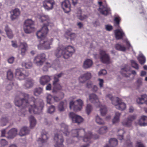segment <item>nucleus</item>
Instances as JSON below:
<instances>
[{
	"instance_id": "1",
	"label": "nucleus",
	"mask_w": 147,
	"mask_h": 147,
	"mask_svg": "<svg viewBox=\"0 0 147 147\" xmlns=\"http://www.w3.org/2000/svg\"><path fill=\"white\" fill-rule=\"evenodd\" d=\"M31 99L32 101L28 102L29 95L28 94L22 93L20 91L18 92L16 95L14 101L15 105L18 107L22 106L23 108L19 115L21 116H25L28 111H26L25 107L30 105L29 111L31 114H37L41 112L44 107L43 101H38V100L32 97Z\"/></svg>"
},
{
	"instance_id": "2",
	"label": "nucleus",
	"mask_w": 147,
	"mask_h": 147,
	"mask_svg": "<svg viewBox=\"0 0 147 147\" xmlns=\"http://www.w3.org/2000/svg\"><path fill=\"white\" fill-rule=\"evenodd\" d=\"M48 31L47 27L44 26L42 30L38 31L36 34L38 38L41 40L38 46H40L42 48L45 49H49L50 48V45L53 41L52 38L48 39L46 37Z\"/></svg>"
},
{
	"instance_id": "3",
	"label": "nucleus",
	"mask_w": 147,
	"mask_h": 147,
	"mask_svg": "<svg viewBox=\"0 0 147 147\" xmlns=\"http://www.w3.org/2000/svg\"><path fill=\"white\" fill-rule=\"evenodd\" d=\"M61 130L59 133L55 134L54 139L55 143V147H64L63 143L64 140L61 134H60L63 133L65 136L69 134L68 131V126L64 123H62L61 125Z\"/></svg>"
},
{
	"instance_id": "4",
	"label": "nucleus",
	"mask_w": 147,
	"mask_h": 147,
	"mask_svg": "<svg viewBox=\"0 0 147 147\" xmlns=\"http://www.w3.org/2000/svg\"><path fill=\"white\" fill-rule=\"evenodd\" d=\"M74 52L75 49L72 46H68L58 48L55 51V54L58 58L62 55L64 58L67 59L71 56Z\"/></svg>"
},
{
	"instance_id": "5",
	"label": "nucleus",
	"mask_w": 147,
	"mask_h": 147,
	"mask_svg": "<svg viewBox=\"0 0 147 147\" xmlns=\"http://www.w3.org/2000/svg\"><path fill=\"white\" fill-rule=\"evenodd\" d=\"M89 98L91 102L95 103L97 107L100 108V111L101 115H105L107 111V107L105 106H102L101 105L97 96L94 94H92L89 95Z\"/></svg>"
},
{
	"instance_id": "6",
	"label": "nucleus",
	"mask_w": 147,
	"mask_h": 147,
	"mask_svg": "<svg viewBox=\"0 0 147 147\" xmlns=\"http://www.w3.org/2000/svg\"><path fill=\"white\" fill-rule=\"evenodd\" d=\"M107 98H109L112 101L113 104L115 106L116 109L121 110H124L126 107L125 103L121 102V99L119 98L114 97L110 94H108L106 96Z\"/></svg>"
},
{
	"instance_id": "7",
	"label": "nucleus",
	"mask_w": 147,
	"mask_h": 147,
	"mask_svg": "<svg viewBox=\"0 0 147 147\" xmlns=\"http://www.w3.org/2000/svg\"><path fill=\"white\" fill-rule=\"evenodd\" d=\"M83 104V101L80 99L77 100L75 102L71 101L69 103V108L75 111H80L82 108Z\"/></svg>"
},
{
	"instance_id": "8",
	"label": "nucleus",
	"mask_w": 147,
	"mask_h": 147,
	"mask_svg": "<svg viewBox=\"0 0 147 147\" xmlns=\"http://www.w3.org/2000/svg\"><path fill=\"white\" fill-rule=\"evenodd\" d=\"M34 22L32 20L28 19L24 22V29L25 33H29L34 30Z\"/></svg>"
},
{
	"instance_id": "9",
	"label": "nucleus",
	"mask_w": 147,
	"mask_h": 147,
	"mask_svg": "<svg viewBox=\"0 0 147 147\" xmlns=\"http://www.w3.org/2000/svg\"><path fill=\"white\" fill-rule=\"evenodd\" d=\"M63 75V73H61L57 75L54 76V80L53 82V85L54 86L53 92H56L58 90H60L62 89L61 86L58 83L59 81V78L61 77Z\"/></svg>"
},
{
	"instance_id": "10",
	"label": "nucleus",
	"mask_w": 147,
	"mask_h": 147,
	"mask_svg": "<svg viewBox=\"0 0 147 147\" xmlns=\"http://www.w3.org/2000/svg\"><path fill=\"white\" fill-rule=\"evenodd\" d=\"M45 55L44 53L38 55L34 60V63L37 66H41L45 60Z\"/></svg>"
},
{
	"instance_id": "11",
	"label": "nucleus",
	"mask_w": 147,
	"mask_h": 147,
	"mask_svg": "<svg viewBox=\"0 0 147 147\" xmlns=\"http://www.w3.org/2000/svg\"><path fill=\"white\" fill-rule=\"evenodd\" d=\"M100 59L103 63L109 64L110 63V58L109 55L106 53V51L103 50L100 51Z\"/></svg>"
},
{
	"instance_id": "12",
	"label": "nucleus",
	"mask_w": 147,
	"mask_h": 147,
	"mask_svg": "<svg viewBox=\"0 0 147 147\" xmlns=\"http://www.w3.org/2000/svg\"><path fill=\"white\" fill-rule=\"evenodd\" d=\"M69 117L73 123L79 124L83 121V119L81 117L77 115L73 112H70L69 113Z\"/></svg>"
},
{
	"instance_id": "13",
	"label": "nucleus",
	"mask_w": 147,
	"mask_h": 147,
	"mask_svg": "<svg viewBox=\"0 0 147 147\" xmlns=\"http://www.w3.org/2000/svg\"><path fill=\"white\" fill-rule=\"evenodd\" d=\"M95 135L93 136L92 135L91 132L90 131H89L84 136V137L82 138L83 139V140L84 142H88L89 143L87 144L86 145L82 146L81 147H88L90 145V139L92 138V137L95 139H97L98 138V136H97L96 137H95Z\"/></svg>"
},
{
	"instance_id": "14",
	"label": "nucleus",
	"mask_w": 147,
	"mask_h": 147,
	"mask_svg": "<svg viewBox=\"0 0 147 147\" xmlns=\"http://www.w3.org/2000/svg\"><path fill=\"white\" fill-rule=\"evenodd\" d=\"M43 6L48 11L52 9L55 4L54 0H45L42 2Z\"/></svg>"
},
{
	"instance_id": "15",
	"label": "nucleus",
	"mask_w": 147,
	"mask_h": 147,
	"mask_svg": "<svg viewBox=\"0 0 147 147\" xmlns=\"http://www.w3.org/2000/svg\"><path fill=\"white\" fill-rule=\"evenodd\" d=\"M25 71L22 69H18L16 70V77L20 80L24 79L28 75V74H25Z\"/></svg>"
},
{
	"instance_id": "16",
	"label": "nucleus",
	"mask_w": 147,
	"mask_h": 147,
	"mask_svg": "<svg viewBox=\"0 0 147 147\" xmlns=\"http://www.w3.org/2000/svg\"><path fill=\"white\" fill-rule=\"evenodd\" d=\"M136 117V115H133L129 116L126 119L124 120L122 122L123 125L127 127H130L132 122L135 119Z\"/></svg>"
},
{
	"instance_id": "17",
	"label": "nucleus",
	"mask_w": 147,
	"mask_h": 147,
	"mask_svg": "<svg viewBox=\"0 0 147 147\" xmlns=\"http://www.w3.org/2000/svg\"><path fill=\"white\" fill-rule=\"evenodd\" d=\"M72 136L76 137L78 139L82 138V134H85V129H76L71 131Z\"/></svg>"
},
{
	"instance_id": "18",
	"label": "nucleus",
	"mask_w": 147,
	"mask_h": 147,
	"mask_svg": "<svg viewBox=\"0 0 147 147\" xmlns=\"http://www.w3.org/2000/svg\"><path fill=\"white\" fill-rule=\"evenodd\" d=\"M61 7L65 13H68L71 10V5L68 0H65L61 4Z\"/></svg>"
},
{
	"instance_id": "19",
	"label": "nucleus",
	"mask_w": 147,
	"mask_h": 147,
	"mask_svg": "<svg viewBox=\"0 0 147 147\" xmlns=\"http://www.w3.org/2000/svg\"><path fill=\"white\" fill-rule=\"evenodd\" d=\"M42 22H46L44 23L42 27V28L40 30H42V29L43 27L44 26H46L47 29L48 30V28L49 26H51L53 24L49 22V17L47 16H40V18Z\"/></svg>"
},
{
	"instance_id": "20",
	"label": "nucleus",
	"mask_w": 147,
	"mask_h": 147,
	"mask_svg": "<svg viewBox=\"0 0 147 147\" xmlns=\"http://www.w3.org/2000/svg\"><path fill=\"white\" fill-rule=\"evenodd\" d=\"M98 11L102 15L107 16L110 14L111 10L110 8L106 5L105 6H102V7H100Z\"/></svg>"
},
{
	"instance_id": "21",
	"label": "nucleus",
	"mask_w": 147,
	"mask_h": 147,
	"mask_svg": "<svg viewBox=\"0 0 147 147\" xmlns=\"http://www.w3.org/2000/svg\"><path fill=\"white\" fill-rule=\"evenodd\" d=\"M10 13L11 14L10 18L12 20L18 18L20 15V11L19 9L18 8H16L12 10Z\"/></svg>"
},
{
	"instance_id": "22",
	"label": "nucleus",
	"mask_w": 147,
	"mask_h": 147,
	"mask_svg": "<svg viewBox=\"0 0 147 147\" xmlns=\"http://www.w3.org/2000/svg\"><path fill=\"white\" fill-rule=\"evenodd\" d=\"M91 74L90 73H87L81 76L79 78V81L83 83L86 80H89L91 78Z\"/></svg>"
},
{
	"instance_id": "23",
	"label": "nucleus",
	"mask_w": 147,
	"mask_h": 147,
	"mask_svg": "<svg viewBox=\"0 0 147 147\" xmlns=\"http://www.w3.org/2000/svg\"><path fill=\"white\" fill-rule=\"evenodd\" d=\"M47 133L45 131L42 132L41 135V138H39L38 140V142H40L42 143H44L46 142L48 139L47 136Z\"/></svg>"
},
{
	"instance_id": "24",
	"label": "nucleus",
	"mask_w": 147,
	"mask_h": 147,
	"mask_svg": "<svg viewBox=\"0 0 147 147\" xmlns=\"http://www.w3.org/2000/svg\"><path fill=\"white\" fill-rule=\"evenodd\" d=\"M51 79L49 76H43L40 78V84L44 85L49 82Z\"/></svg>"
},
{
	"instance_id": "25",
	"label": "nucleus",
	"mask_w": 147,
	"mask_h": 147,
	"mask_svg": "<svg viewBox=\"0 0 147 147\" xmlns=\"http://www.w3.org/2000/svg\"><path fill=\"white\" fill-rule=\"evenodd\" d=\"M109 147L108 144H106L104 147H115L118 144L117 140L115 138H111L109 140Z\"/></svg>"
},
{
	"instance_id": "26",
	"label": "nucleus",
	"mask_w": 147,
	"mask_h": 147,
	"mask_svg": "<svg viewBox=\"0 0 147 147\" xmlns=\"http://www.w3.org/2000/svg\"><path fill=\"white\" fill-rule=\"evenodd\" d=\"M115 36L117 40H119L122 38L124 35L123 32L119 29L116 30L115 31Z\"/></svg>"
},
{
	"instance_id": "27",
	"label": "nucleus",
	"mask_w": 147,
	"mask_h": 147,
	"mask_svg": "<svg viewBox=\"0 0 147 147\" xmlns=\"http://www.w3.org/2000/svg\"><path fill=\"white\" fill-rule=\"evenodd\" d=\"M139 123L140 126H145L147 124V117L142 116L139 121Z\"/></svg>"
},
{
	"instance_id": "28",
	"label": "nucleus",
	"mask_w": 147,
	"mask_h": 147,
	"mask_svg": "<svg viewBox=\"0 0 147 147\" xmlns=\"http://www.w3.org/2000/svg\"><path fill=\"white\" fill-rule=\"evenodd\" d=\"M17 130L16 128H12L8 132V138H14L17 134Z\"/></svg>"
},
{
	"instance_id": "29",
	"label": "nucleus",
	"mask_w": 147,
	"mask_h": 147,
	"mask_svg": "<svg viewBox=\"0 0 147 147\" xmlns=\"http://www.w3.org/2000/svg\"><path fill=\"white\" fill-rule=\"evenodd\" d=\"M93 63L92 60L89 59H86L84 62L83 67L85 69L88 68L91 66Z\"/></svg>"
},
{
	"instance_id": "30",
	"label": "nucleus",
	"mask_w": 147,
	"mask_h": 147,
	"mask_svg": "<svg viewBox=\"0 0 147 147\" xmlns=\"http://www.w3.org/2000/svg\"><path fill=\"white\" fill-rule=\"evenodd\" d=\"M20 47H21V54L22 56H24L26 51L27 45L26 42H21Z\"/></svg>"
},
{
	"instance_id": "31",
	"label": "nucleus",
	"mask_w": 147,
	"mask_h": 147,
	"mask_svg": "<svg viewBox=\"0 0 147 147\" xmlns=\"http://www.w3.org/2000/svg\"><path fill=\"white\" fill-rule=\"evenodd\" d=\"M29 131L28 127H24L21 129L19 134L21 136H23L28 134L29 133Z\"/></svg>"
},
{
	"instance_id": "32",
	"label": "nucleus",
	"mask_w": 147,
	"mask_h": 147,
	"mask_svg": "<svg viewBox=\"0 0 147 147\" xmlns=\"http://www.w3.org/2000/svg\"><path fill=\"white\" fill-rule=\"evenodd\" d=\"M67 105V103L66 100L60 102L58 106L59 111H63L64 110V107H66Z\"/></svg>"
},
{
	"instance_id": "33",
	"label": "nucleus",
	"mask_w": 147,
	"mask_h": 147,
	"mask_svg": "<svg viewBox=\"0 0 147 147\" xmlns=\"http://www.w3.org/2000/svg\"><path fill=\"white\" fill-rule=\"evenodd\" d=\"M29 120L30 123V127L32 128L35 125L36 121L34 117L31 115L29 118Z\"/></svg>"
},
{
	"instance_id": "34",
	"label": "nucleus",
	"mask_w": 147,
	"mask_h": 147,
	"mask_svg": "<svg viewBox=\"0 0 147 147\" xmlns=\"http://www.w3.org/2000/svg\"><path fill=\"white\" fill-rule=\"evenodd\" d=\"M115 49L118 51H125L126 50V48L124 46H122L119 44H117L115 46Z\"/></svg>"
},
{
	"instance_id": "35",
	"label": "nucleus",
	"mask_w": 147,
	"mask_h": 147,
	"mask_svg": "<svg viewBox=\"0 0 147 147\" xmlns=\"http://www.w3.org/2000/svg\"><path fill=\"white\" fill-rule=\"evenodd\" d=\"M33 80L32 79H28L26 80L24 86L26 88H29L33 86Z\"/></svg>"
},
{
	"instance_id": "36",
	"label": "nucleus",
	"mask_w": 147,
	"mask_h": 147,
	"mask_svg": "<svg viewBox=\"0 0 147 147\" xmlns=\"http://www.w3.org/2000/svg\"><path fill=\"white\" fill-rule=\"evenodd\" d=\"M64 97V94L62 92H60L58 96L53 97V99L55 101L57 102L62 99Z\"/></svg>"
},
{
	"instance_id": "37",
	"label": "nucleus",
	"mask_w": 147,
	"mask_h": 147,
	"mask_svg": "<svg viewBox=\"0 0 147 147\" xmlns=\"http://www.w3.org/2000/svg\"><path fill=\"white\" fill-rule=\"evenodd\" d=\"M5 31L7 36L9 38H11L13 37V34L11 30L8 28L7 26L5 27Z\"/></svg>"
},
{
	"instance_id": "38",
	"label": "nucleus",
	"mask_w": 147,
	"mask_h": 147,
	"mask_svg": "<svg viewBox=\"0 0 147 147\" xmlns=\"http://www.w3.org/2000/svg\"><path fill=\"white\" fill-rule=\"evenodd\" d=\"M120 115L121 114L120 113L117 112L115 113V115L112 120L113 123L114 124L119 122Z\"/></svg>"
},
{
	"instance_id": "39",
	"label": "nucleus",
	"mask_w": 147,
	"mask_h": 147,
	"mask_svg": "<svg viewBox=\"0 0 147 147\" xmlns=\"http://www.w3.org/2000/svg\"><path fill=\"white\" fill-rule=\"evenodd\" d=\"M42 89L39 87L35 88L34 91V94L35 96H38L42 93Z\"/></svg>"
},
{
	"instance_id": "40",
	"label": "nucleus",
	"mask_w": 147,
	"mask_h": 147,
	"mask_svg": "<svg viewBox=\"0 0 147 147\" xmlns=\"http://www.w3.org/2000/svg\"><path fill=\"white\" fill-rule=\"evenodd\" d=\"M7 79L9 80H11L13 79V74L12 72L10 70H9L7 71Z\"/></svg>"
},
{
	"instance_id": "41",
	"label": "nucleus",
	"mask_w": 147,
	"mask_h": 147,
	"mask_svg": "<svg viewBox=\"0 0 147 147\" xmlns=\"http://www.w3.org/2000/svg\"><path fill=\"white\" fill-rule=\"evenodd\" d=\"M138 59L140 63L142 65L146 61V59L144 56L143 55H140Z\"/></svg>"
},
{
	"instance_id": "42",
	"label": "nucleus",
	"mask_w": 147,
	"mask_h": 147,
	"mask_svg": "<svg viewBox=\"0 0 147 147\" xmlns=\"http://www.w3.org/2000/svg\"><path fill=\"white\" fill-rule=\"evenodd\" d=\"M139 104H143L146 102L147 101V95L146 94H144L141 96V97L139 99Z\"/></svg>"
},
{
	"instance_id": "43",
	"label": "nucleus",
	"mask_w": 147,
	"mask_h": 147,
	"mask_svg": "<svg viewBox=\"0 0 147 147\" xmlns=\"http://www.w3.org/2000/svg\"><path fill=\"white\" fill-rule=\"evenodd\" d=\"M118 138L120 140L123 139V134L125 133L124 130L123 129L119 130L118 131Z\"/></svg>"
},
{
	"instance_id": "44",
	"label": "nucleus",
	"mask_w": 147,
	"mask_h": 147,
	"mask_svg": "<svg viewBox=\"0 0 147 147\" xmlns=\"http://www.w3.org/2000/svg\"><path fill=\"white\" fill-rule=\"evenodd\" d=\"M96 121L98 124L100 125H102L105 123L103 120L98 115L96 117Z\"/></svg>"
},
{
	"instance_id": "45",
	"label": "nucleus",
	"mask_w": 147,
	"mask_h": 147,
	"mask_svg": "<svg viewBox=\"0 0 147 147\" xmlns=\"http://www.w3.org/2000/svg\"><path fill=\"white\" fill-rule=\"evenodd\" d=\"M32 63L30 62H29L27 63L23 62L22 63V65L23 66H24L26 68L29 69L31 68L32 66Z\"/></svg>"
},
{
	"instance_id": "46",
	"label": "nucleus",
	"mask_w": 147,
	"mask_h": 147,
	"mask_svg": "<svg viewBox=\"0 0 147 147\" xmlns=\"http://www.w3.org/2000/svg\"><path fill=\"white\" fill-rule=\"evenodd\" d=\"M121 73L122 75L124 77H129L130 75L129 74L127 73V71L125 68L121 69Z\"/></svg>"
},
{
	"instance_id": "47",
	"label": "nucleus",
	"mask_w": 147,
	"mask_h": 147,
	"mask_svg": "<svg viewBox=\"0 0 147 147\" xmlns=\"http://www.w3.org/2000/svg\"><path fill=\"white\" fill-rule=\"evenodd\" d=\"M8 122L7 119L6 117H3L1 120L0 122L1 125L4 126L6 125V124Z\"/></svg>"
},
{
	"instance_id": "48",
	"label": "nucleus",
	"mask_w": 147,
	"mask_h": 147,
	"mask_svg": "<svg viewBox=\"0 0 147 147\" xmlns=\"http://www.w3.org/2000/svg\"><path fill=\"white\" fill-rule=\"evenodd\" d=\"M107 128L106 127H100L98 131V133L100 134L105 133L107 131Z\"/></svg>"
},
{
	"instance_id": "49",
	"label": "nucleus",
	"mask_w": 147,
	"mask_h": 147,
	"mask_svg": "<svg viewBox=\"0 0 147 147\" xmlns=\"http://www.w3.org/2000/svg\"><path fill=\"white\" fill-rule=\"evenodd\" d=\"M53 97L51 95L49 94L47 97V104H51L52 103V100L53 99Z\"/></svg>"
},
{
	"instance_id": "50",
	"label": "nucleus",
	"mask_w": 147,
	"mask_h": 147,
	"mask_svg": "<svg viewBox=\"0 0 147 147\" xmlns=\"http://www.w3.org/2000/svg\"><path fill=\"white\" fill-rule=\"evenodd\" d=\"M131 62L132 67L136 69H139L138 65L136 61L134 60H132L131 61Z\"/></svg>"
},
{
	"instance_id": "51",
	"label": "nucleus",
	"mask_w": 147,
	"mask_h": 147,
	"mask_svg": "<svg viewBox=\"0 0 147 147\" xmlns=\"http://www.w3.org/2000/svg\"><path fill=\"white\" fill-rule=\"evenodd\" d=\"M52 65L48 62H47L45 63V65L43 68V70L44 71H46L48 69L51 67L52 66Z\"/></svg>"
},
{
	"instance_id": "52",
	"label": "nucleus",
	"mask_w": 147,
	"mask_h": 147,
	"mask_svg": "<svg viewBox=\"0 0 147 147\" xmlns=\"http://www.w3.org/2000/svg\"><path fill=\"white\" fill-rule=\"evenodd\" d=\"M92 107L91 105L90 104H88L86 108V111L88 115L92 111Z\"/></svg>"
},
{
	"instance_id": "53",
	"label": "nucleus",
	"mask_w": 147,
	"mask_h": 147,
	"mask_svg": "<svg viewBox=\"0 0 147 147\" xmlns=\"http://www.w3.org/2000/svg\"><path fill=\"white\" fill-rule=\"evenodd\" d=\"M120 18L119 17H117L115 18L114 19L115 21V26H119L120 23Z\"/></svg>"
},
{
	"instance_id": "54",
	"label": "nucleus",
	"mask_w": 147,
	"mask_h": 147,
	"mask_svg": "<svg viewBox=\"0 0 147 147\" xmlns=\"http://www.w3.org/2000/svg\"><path fill=\"white\" fill-rule=\"evenodd\" d=\"M55 107L53 105L51 106L47 110V112L50 113H53L55 110Z\"/></svg>"
},
{
	"instance_id": "55",
	"label": "nucleus",
	"mask_w": 147,
	"mask_h": 147,
	"mask_svg": "<svg viewBox=\"0 0 147 147\" xmlns=\"http://www.w3.org/2000/svg\"><path fill=\"white\" fill-rule=\"evenodd\" d=\"M127 147H133L132 143L129 139H127L126 142Z\"/></svg>"
},
{
	"instance_id": "56",
	"label": "nucleus",
	"mask_w": 147,
	"mask_h": 147,
	"mask_svg": "<svg viewBox=\"0 0 147 147\" xmlns=\"http://www.w3.org/2000/svg\"><path fill=\"white\" fill-rule=\"evenodd\" d=\"M0 144L1 146H5L7 144V142L5 140L2 139L1 140Z\"/></svg>"
},
{
	"instance_id": "57",
	"label": "nucleus",
	"mask_w": 147,
	"mask_h": 147,
	"mask_svg": "<svg viewBox=\"0 0 147 147\" xmlns=\"http://www.w3.org/2000/svg\"><path fill=\"white\" fill-rule=\"evenodd\" d=\"M66 34L69 36L70 37H71L72 36H75V34L74 33H71V30H67L66 32Z\"/></svg>"
},
{
	"instance_id": "58",
	"label": "nucleus",
	"mask_w": 147,
	"mask_h": 147,
	"mask_svg": "<svg viewBox=\"0 0 147 147\" xmlns=\"http://www.w3.org/2000/svg\"><path fill=\"white\" fill-rule=\"evenodd\" d=\"M105 28L108 31H111L113 29V27L110 25H107L105 26Z\"/></svg>"
},
{
	"instance_id": "59",
	"label": "nucleus",
	"mask_w": 147,
	"mask_h": 147,
	"mask_svg": "<svg viewBox=\"0 0 147 147\" xmlns=\"http://www.w3.org/2000/svg\"><path fill=\"white\" fill-rule=\"evenodd\" d=\"M107 73V72L106 70L103 69L100 70L98 73V75L99 76L102 75H105Z\"/></svg>"
},
{
	"instance_id": "60",
	"label": "nucleus",
	"mask_w": 147,
	"mask_h": 147,
	"mask_svg": "<svg viewBox=\"0 0 147 147\" xmlns=\"http://www.w3.org/2000/svg\"><path fill=\"white\" fill-rule=\"evenodd\" d=\"M13 84V83L12 82H11L7 86L6 88L7 90H11L12 88Z\"/></svg>"
},
{
	"instance_id": "61",
	"label": "nucleus",
	"mask_w": 147,
	"mask_h": 147,
	"mask_svg": "<svg viewBox=\"0 0 147 147\" xmlns=\"http://www.w3.org/2000/svg\"><path fill=\"white\" fill-rule=\"evenodd\" d=\"M98 80L99 81V85L100 88H101L103 87V84L104 83V81L102 79L99 78L98 79Z\"/></svg>"
},
{
	"instance_id": "62",
	"label": "nucleus",
	"mask_w": 147,
	"mask_h": 147,
	"mask_svg": "<svg viewBox=\"0 0 147 147\" xmlns=\"http://www.w3.org/2000/svg\"><path fill=\"white\" fill-rule=\"evenodd\" d=\"M87 18V16L86 15H84L83 16L80 15L79 17H78V18L81 20H83L86 19Z\"/></svg>"
},
{
	"instance_id": "63",
	"label": "nucleus",
	"mask_w": 147,
	"mask_h": 147,
	"mask_svg": "<svg viewBox=\"0 0 147 147\" xmlns=\"http://www.w3.org/2000/svg\"><path fill=\"white\" fill-rule=\"evenodd\" d=\"M14 58L13 57H12L9 58L8 60V62L10 63H12L14 60Z\"/></svg>"
},
{
	"instance_id": "64",
	"label": "nucleus",
	"mask_w": 147,
	"mask_h": 147,
	"mask_svg": "<svg viewBox=\"0 0 147 147\" xmlns=\"http://www.w3.org/2000/svg\"><path fill=\"white\" fill-rule=\"evenodd\" d=\"M137 144L138 147H145L144 145L141 142H137Z\"/></svg>"
}]
</instances>
